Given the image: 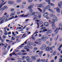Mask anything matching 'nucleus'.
<instances>
[{"label":"nucleus","mask_w":62,"mask_h":62,"mask_svg":"<svg viewBox=\"0 0 62 62\" xmlns=\"http://www.w3.org/2000/svg\"><path fill=\"white\" fill-rule=\"evenodd\" d=\"M41 39L43 41H45L46 40V35H45L44 36L41 37Z\"/></svg>","instance_id":"nucleus-1"},{"label":"nucleus","mask_w":62,"mask_h":62,"mask_svg":"<svg viewBox=\"0 0 62 62\" xmlns=\"http://www.w3.org/2000/svg\"><path fill=\"white\" fill-rule=\"evenodd\" d=\"M61 29V28L60 27H59V28H58V27L57 28L56 30L54 31L55 34H57V33L58 32V30H60Z\"/></svg>","instance_id":"nucleus-2"},{"label":"nucleus","mask_w":62,"mask_h":62,"mask_svg":"<svg viewBox=\"0 0 62 62\" xmlns=\"http://www.w3.org/2000/svg\"><path fill=\"white\" fill-rule=\"evenodd\" d=\"M36 5L37 6V7H38V8H43V5L41 4H36Z\"/></svg>","instance_id":"nucleus-3"},{"label":"nucleus","mask_w":62,"mask_h":62,"mask_svg":"<svg viewBox=\"0 0 62 62\" xmlns=\"http://www.w3.org/2000/svg\"><path fill=\"white\" fill-rule=\"evenodd\" d=\"M5 18H6V17L5 16H4L1 18L2 20L0 22V24H1V23H3L4 20L5 19Z\"/></svg>","instance_id":"nucleus-4"},{"label":"nucleus","mask_w":62,"mask_h":62,"mask_svg":"<svg viewBox=\"0 0 62 62\" xmlns=\"http://www.w3.org/2000/svg\"><path fill=\"white\" fill-rule=\"evenodd\" d=\"M46 46L45 45H42V47L40 48V49L42 50H43L45 49Z\"/></svg>","instance_id":"nucleus-5"},{"label":"nucleus","mask_w":62,"mask_h":62,"mask_svg":"<svg viewBox=\"0 0 62 62\" xmlns=\"http://www.w3.org/2000/svg\"><path fill=\"white\" fill-rule=\"evenodd\" d=\"M24 45V43H23L21 45V46H19L18 47H17L16 48L17 49V50H19V49H20V48H22V47H23V45Z\"/></svg>","instance_id":"nucleus-6"},{"label":"nucleus","mask_w":62,"mask_h":62,"mask_svg":"<svg viewBox=\"0 0 62 62\" xmlns=\"http://www.w3.org/2000/svg\"><path fill=\"white\" fill-rule=\"evenodd\" d=\"M52 20L53 22H57V18L56 17H54L53 18Z\"/></svg>","instance_id":"nucleus-7"},{"label":"nucleus","mask_w":62,"mask_h":62,"mask_svg":"<svg viewBox=\"0 0 62 62\" xmlns=\"http://www.w3.org/2000/svg\"><path fill=\"white\" fill-rule=\"evenodd\" d=\"M56 10L57 12L58 13H60V12H61V10H60V9L58 7L56 8Z\"/></svg>","instance_id":"nucleus-8"},{"label":"nucleus","mask_w":62,"mask_h":62,"mask_svg":"<svg viewBox=\"0 0 62 62\" xmlns=\"http://www.w3.org/2000/svg\"><path fill=\"white\" fill-rule=\"evenodd\" d=\"M48 13H45L43 15V17H47L48 15Z\"/></svg>","instance_id":"nucleus-9"},{"label":"nucleus","mask_w":62,"mask_h":62,"mask_svg":"<svg viewBox=\"0 0 62 62\" xmlns=\"http://www.w3.org/2000/svg\"><path fill=\"white\" fill-rule=\"evenodd\" d=\"M62 1H61L60 2H59L58 4V7H60L61 6H62Z\"/></svg>","instance_id":"nucleus-10"},{"label":"nucleus","mask_w":62,"mask_h":62,"mask_svg":"<svg viewBox=\"0 0 62 62\" xmlns=\"http://www.w3.org/2000/svg\"><path fill=\"white\" fill-rule=\"evenodd\" d=\"M44 25L45 26H49V23L47 22H45L44 23Z\"/></svg>","instance_id":"nucleus-11"},{"label":"nucleus","mask_w":62,"mask_h":62,"mask_svg":"<svg viewBox=\"0 0 62 62\" xmlns=\"http://www.w3.org/2000/svg\"><path fill=\"white\" fill-rule=\"evenodd\" d=\"M31 58L32 59H33V61H35V60L37 59L36 58V57L33 56H31Z\"/></svg>","instance_id":"nucleus-12"},{"label":"nucleus","mask_w":62,"mask_h":62,"mask_svg":"<svg viewBox=\"0 0 62 62\" xmlns=\"http://www.w3.org/2000/svg\"><path fill=\"white\" fill-rule=\"evenodd\" d=\"M7 6H5L4 7H3L2 9V11H3V10H5V9H7Z\"/></svg>","instance_id":"nucleus-13"},{"label":"nucleus","mask_w":62,"mask_h":62,"mask_svg":"<svg viewBox=\"0 0 62 62\" xmlns=\"http://www.w3.org/2000/svg\"><path fill=\"white\" fill-rule=\"evenodd\" d=\"M6 3V2H5L3 3H2V4H1L0 5V11L1 10V7H2L3 5H4V4H5Z\"/></svg>","instance_id":"nucleus-14"},{"label":"nucleus","mask_w":62,"mask_h":62,"mask_svg":"<svg viewBox=\"0 0 62 62\" xmlns=\"http://www.w3.org/2000/svg\"><path fill=\"white\" fill-rule=\"evenodd\" d=\"M18 17H17V16L16 15L15 17H14V16H12V17L10 18L9 20H11V19H13V18H17Z\"/></svg>","instance_id":"nucleus-15"},{"label":"nucleus","mask_w":62,"mask_h":62,"mask_svg":"<svg viewBox=\"0 0 62 62\" xmlns=\"http://www.w3.org/2000/svg\"><path fill=\"white\" fill-rule=\"evenodd\" d=\"M49 47H47L46 49V51H47V52H49V51H50V49H49Z\"/></svg>","instance_id":"nucleus-16"},{"label":"nucleus","mask_w":62,"mask_h":62,"mask_svg":"<svg viewBox=\"0 0 62 62\" xmlns=\"http://www.w3.org/2000/svg\"><path fill=\"white\" fill-rule=\"evenodd\" d=\"M35 21H36V23H37V24L38 25L37 28H39V23H38V22H39V20H35Z\"/></svg>","instance_id":"nucleus-17"},{"label":"nucleus","mask_w":62,"mask_h":62,"mask_svg":"<svg viewBox=\"0 0 62 62\" xmlns=\"http://www.w3.org/2000/svg\"><path fill=\"white\" fill-rule=\"evenodd\" d=\"M51 8V6L49 5H47L46 6V9H49Z\"/></svg>","instance_id":"nucleus-18"},{"label":"nucleus","mask_w":62,"mask_h":62,"mask_svg":"<svg viewBox=\"0 0 62 62\" xmlns=\"http://www.w3.org/2000/svg\"><path fill=\"white\" fill-rule=\"evenodd\" d=\"M30 16H31V15H34L35 14V12H33L32 13H30Z\"/></svg>","instance_id":"nucleus-19"},{"label":"nucleus","mask_w":62,"mask_h":62,"mask_svg":"<svg viewBox=\"0 0 62 62\" xmlns=\"http://www.w3.org/2000/svg\"><path fill=\"white\" fill-rule=\"evenodd\" d=\"M27 44L28 46H31V43L30 41L28 42Z\"/></svg>","instance_id":"nucleus-20"},{"label":"nucleus","mask_w":62,"mask_h":62,"mask_svg":"<svg viewBox=\"0 0 62 62\" xmlns=\"http://www.w3.org/2000/svg\"><path fill=\"white\" fill-rule=\"evenodd\" d=\"M62 44H61L58 50L59 51H61V49L60 48H61V47H62Z\"/></svg>","instance_id":"nucleus-21"},{"label":"nucleus","mask_w":62,"mask_h":62,"mask_svg":"<svg viewBox=\"0 0 62 62\" xmlns=\"http://www.w3.org/2000/svg\"><path fill=\"white\" fill-rule=\"evenodd\" d=\"M29 58H30V57L29 56H27L26 58V61H28L29 60Z\"/></svg>","instance_id":"nucleus-22"},{"label":"nucleus","mask_w":62,"mask_h":62,"mask_svg":"<svg viewBox=\"0 0 62 62\" xmlns=\"http://www.w3.org/2000/svg\"><path fill=\"white\" fill-rule=\"evenodd\" d=\"M43 52V51H42L39 52V54L40 56H41V54H42Z\"/></svg>","instance_id":"nucleus-23"},{"label":"nucleus","mask_w":62,"mask_h":62,"mask_svg":"<svg viewBox=\"0 0 62 62\" xmlns=\"http://www.w3.org/2000/svg\"><path fill=\"white\" fill-rule=\"evenodd\" d=\"M32 5H33L30 6L28 7V8H33V6H34V4H32Z\"/></svg>","instance_id":"nucleus-24"},{"label":"nucleus","mask_w":62,"mask_h":62,"mask_svg":"<svg viewBox=\"0 0 62 62\" xmlns=\"http://www.w3.org/2000/svg\"><path fill=\"white\" fill-rule=\"evenodd\" d=\"M28 60V61L27 62H32L33 61L32 59H29Z\"/></svg>","instance_id":"nucleus-25"},{"label":"nucleus","mask_w":62,"mask_h":62,"mask_svg":"<svg viewBox=\"0 0 62 62\" xmlns=\"http://www.w3.org/2000/svg\"><path fill=\"white\" fill-rule=\"evenodd\" d=\"M30 13H32L33 12V10L32 9H30Z\"/></svg>","instance_id":"nucleus-26"},{"label":"nucleus","mask_w":62,"mask_h":62,"mask_svg":"<svg viewBox=\"0 0 62 62\" xmlns=\"http://www.w3.org/2000/svg\"><path fill=\"white\" fill-rule=\"evenodd\" d=\"M45 28H46V27H42L41 28V30H44V29H45Z\"/></svg>","instance_id":"nucleus-27"},{"label":"nucleus","mask_w":62,"mask_h":62,"mask_svg":"<svg viewBox=\"0 0 62 62\" xmlns=\"http://www.w3.org/2000/svg\"><path fill=\"white\" fill-rule=\"evenodd\" d=\"M20 7L21 8H23V7H24V6L23 5H20Z\"/></svg>","instance_id":"nucleus-28"},{"label":"nucleus","mask_w":62,"mask_h":62,"mask_svg":"<svg viewBox=\"0 0 62 62\" xmlns=\"http://www.w3.org/2000/svg\"><path fill=\"white\" fill-rule=\"evenodd\" d=\"M15 14V12H14L13 13L11 14V16H13Z\"/></svg>","instance_id":"nucleus-29"},{"label":"nucleus","mask_w":62,"mask_h":62,"mask_svg":"<svg viewBox=\"0 0 62 62\" xmlns=\"http://www.w3.org/2000/svg\"><path fill=\"white\" fill-rule=\"evenodd\" d=\"M4 35L5 36H7L8 34V33L7 32H5L4 33Z\"/></svg>","instance_id":"nucleus-30"},{"label":"nucleus","mask_w":62,"mask_h":62,"mask_svg":"<svg viewBox=\"0 0 62 62\" xmlns=\"http://www.w3.org/2000/svg\"><path fill=\"white\" fill-rule=\"evenodd\" d=\"M34 42L35 43H36V44H38V45H39L40 44L39 43H40V42Z\"/></svg>","instance_id":"nucleus-31"},{"label":"nucleus","mask_w":62,"mask_h":62,"mask_svg":"<svg viewBox=\"0 0 62 62\" xmlns=\"http://www.w3.org/2000/svg\"><path fill=\"white\" fill-rule=\"evenodd\" d=\"M54 15L53 14H51L50 15V17H54Z\"/></svg>","instance_id":"nucleus-32"},{"label":"nucleus","mask_w":62,"mask_h":62,"mask_svg":"<svg viewBox=\"0 0 62 62\" xmlns=\"http://www.w3.org/2000/svg\"><path fill=\"white\" fill-rule=\"evenodd\" d=\"M14 10H15V9L14 8H12L11 9L10 11H14Z\"/></svg>","instance_id":"nucleus-33"},{"label":"nucleus","mask_w":62,"mask_h":62,"mask_svg":"<svg viewBox=\"0 0 62 62\" xmlns=\"http://www.w3.org/2000/svg\"><path fill=\"white\" fill-rule=\"evenodd\" d=\"M43 8L44 9V10H46L47 9L46 8V6H45L44 7L43 6Z\"/></svg>","instance_id":"nucleus-34"},{"label":"nucleus","mask_w":62,"mask_h":62,"mask_svg":"<svg viewBox=\"0 0 62 62\" xmlns=\"http://www.w3.org/2000/svg\"><path fill=\"white\" fill-rule=\"evenodd\" d=\"M45 1L46 2H50L51 1L50 0H45Z\"/></svg>","instance_id":"nucleus-35"},{"label":"nucleus","mask_w":62,"mask_h":62,"mask_svg":"<svg viewBox=\"0 0 62 62\" xmlns=\"http://www.w3.org/2000/svg\"><path fill=\"white\" fill-rule=\"evenodd\" d=\"M47 30H48L46 29L45 30H43V32H46V31H47Z\"/></svg>","instance_id":"nucleus-36"},{"label":"nucleus","mask_w":62,"mask_h":62,"mask_svg":"<svg viewBox=\"0 0 62 62\" xmlns=\"http://www.w3.org/2000/svg\"><path fill=\"white\" fill-rule=\"evenodd\" d=\"M38 41H39V42H40V41H41V40L40 39H38L37 40Z\"/></svg>","instance_id":"nucleus-37"},{"label":"nucleus","mask_w":62,"mask_h":62,"mask_svg":"<svg viewBox=\"0 0 62 62\" xmlns=\"http://www.w3.org/2000/svg\"><path fill=\"white\" fill-rule=\"evenodd\" d=\"M21 52H22V53H25V52H26V51L25 50H23L21 51Z\"/></svg>","instance_id":"nucleus-38"},{"label":"nucleus","mask_w":62,"mask_h":62,"mask_svg":"<svg viewBox=\"0 0 62 62\" xmlns=\"http://www.w3.org/2000/svg\"><path fill=\"white\" fill-rule=\"evenodd\" d=\"M11 39H11V40H15V38L14 39V37H12Z\"/></svg>","instance_id":"nucleus-39"},{"label":"nucleus","mask_w":62,"mask_h":62,"mask_svg":"<svg viewBox=\"0 0 62 62\" xmlns=\"http://www.w3.org/2000/svg\"><path fill=\"white\" fill-rule=\"evenodd\" d=\"M24 49H28V46H26L24 47Z\"/></svg>","instance_id":"nucleus-40"},{"label":"nucleus","mask_w":62,"mask_h":62,"mask_svg":"<svg viewBox=\"0 0 62 62\" xmlns=\"http://www.w3.org/2000/svg\"><path fill=\"white\" fill-rule=\"evenodd\" d=\"M48 32L50 33H52V30H48Z\"/></svg>","instance_id":"nucleus-41"},{"label":"nucleus","mask_w":62,"mask_h":62,"mask_svg":"<svg viewBox=\"0 0 62 62\" xmlns=\"http://www.w3.org/2000/svg\"><path fill=\"white\" fill-rule=\"evenodd\" d=\"M2 38L3 39H6V36H5V35H4L2 36Z\"/></svg>","instance_id":"nucleus-42"},{"label":"nucleus","mask_w":62,"mask_h":62,"mask_svg":"<svg viewBox=\"0 0 62 62\" xmlns=\"http://www.w3.org/2000/svg\"><path fill=\"white\" fill-rule=\"evenodd\" d=\"M37 31H38V30L36 31H35V32L34 33V34H37V33H38V32H37Z\"/></svg>","instance_id":"nucleus-43"},{"label":"nucleus","mask_w":62,"mask_h":62,"mask_svg":"<svg viewBox=\"0 0 62 62\" xmlns=\"http://www.w3.org/2000/svg\"><path fill=\"white\" fill-rule=\"evenodd\" d=\"M48 22L49 23H50L51 24L52 22V21L51 20H50L48 21Z\"/></svg>","instance_id":"nucleus-44"},{"label":"nucleus","mask_w":62,"mask_h":62,"mask_svg":"<svg viewBox=\"0 0 62 62\" xmlns=\"http://www.w3.org/2000/svg\"><path fill=\"white\" fill-rule=\"evenodd\" d=\"M24 15L23 14L22 15H21L20 16L21 17H24Z\"/></svg>","instance_id":"nucleus-45"},{"label":"nucleus","mask_w":62,"mask_h":62,"mask_svg":"<svg viewBox=\"0 0 62 62\" xmlns=\"http://www.w3.org/2000/svg\"><path fill=\"white\" fill-rule=\"evenodd\" d=\"M59 62H62V59L61 58L59 59Z\"/></svg>","instance_id":"nucleus-46"},{"label":"nucleus","mask_w":62,"mask_h":62,"mask_svg":"<svg viewBox=\"0 0 62 62\" xmlns=\"http://www.w3.org/2000/svg\"><path fill=\"white\" fill-rule=\"evenodd\" d=\"M5 0H1L0 1V2H2V3H4Z\"/></svg>","instance_id":"nucleus-47"},{"label":"nucleus","mask_w":62,"mask_h":62,"mask_svg":"<svg viewBox=\"0 0 62 62\" xmlns=\"http://www.w3.org/2000/svg\"><path fill=\"white\" fill-rule=\"evenodd\" d=\"M11 1H9L8 2V4H11Z\"/></svg>","instance_id":"nucleus-48"},{"label":"nucleus","mask_w":62,"mask_h":62,"mask_svg":"<svg viewBox=\"0 0 62 62\" xmlns=\"http://www.w3.org/2000/svg\"><path fill=\"white\" fill-rule=\"evenodd\" d=\"M32 1H33V0H28V2H29V3L32 2Z\"/></svg>","instance_id":"nucleus-49"},{"label":"nucleus","mask_w":62,"mask_h":62,"mask_svg":"<svg viewBox=\"0 0 62 62\" xmlns=\"http://www.w3.org/2000/svg\"><path fill=\"white\" fill-rule=\"evenodd\" d=\"M12 55H16V54L15 53L13 52V53H12Z\"/></svg>","instance_id":"nucleus-50"},{"label":"nucleus","mask_w":62,"mask_h":62,"mask_svg":"<svg viewBox=\"0 0 62 62\" xmlns=\"http://www.w3.org/2000/svg\"><path fill=\"white\" fill-rule=\"evenodd\" d=\"M40 59H38L37 60V62H39V61H40Z\"/></svg>","instance_id":"nucleus-51"},{"label":"nucleus","mask_w":62,"mask_h":62,"mask_svg":"<svg viewBox=\"0 0 62 62\" xmlns=\"http://www.w3.org/2000/svg\"><path fill=\"white\" fill-rule=\"evenodd\" d=\"M39 18H40L41 17V14H39Z\"/></svg>","instance_id":"nucleus-52"},{"label":"nucleus","mask_w":62,"mask_h":62,"mask_svg":"<svg viewBox=\"0 0 62 62\" xmlns=\"http://www.w3.org/2000/svg\"><path fill=\"white\" fill-rule=\"evenodd\" d=\"M38 9L39 10V11H41H41H42V10L41 9H40V8H38Z\"/></svg>","instance_id":"nucleus-53"},{"label":"nucleus","mask_w":62,"mask_h":62,"mask_svg":"<svg viewBox=\"0 0 62 62\" xmlns=\"http://www.w3.org/2000/svg\"><path fill=\"white\" fill-rule=\"evenodd\" d=\"M50 5L51 6H54V4L53 3H51L50 4Z\"/></svg>","instance_id":"nucleus-54"},{"label":"nucleus","mask_w":62,"mask_h":62,"mask_svg":"<svg viewBox=\"0 0 62 62\" xmlns=\"http://www.w3.org/2000/svg\"><path fill=\"white\" fill-rule=\"evenodd\" d=\"M48 10H49V11H51V12H53V10H52V9H48Z\"/></svg>","instance_id":"nucleus-55"},{"label":"nucleus","mask_w":62,"mask_h":62,"mask_svg":"<svg viewBox=\"0 0 62 62\" xmlns=\"http://www.w3.org/2000/svg\"><path fill=\"white\" fill-rule=\"evenodd\" d=\"M29 15V14H28L27 15H24V17H26L28 16V15Z\"/></svg>","instance_id":"nucleus-56"},{"label":"nucleus","mask_w":62,"mask_h":62,"mask_svg":"<svg viewBox=\"0 0 62 62\" xmlns=\"http://www.w3.org/2000/svg\"><path fill=\"white\" fill-rule=\"evenodd\" d=\"M45 61V59H44L43 60L41 59V61H42V62H44Z\"/></svg>","instance_id":"nucleus-57"},{"label":"nucleus","mask_w":62,"mask_h":62,"mask_svg":"<svg viewBox=\"0 0 62 62\" xmlns=\"http://www.w3.org/2000/svg\"><path fill=\"white\" fill-rule=\"evenodd\" d=\"M16 2L17 3H20V2H21V1L19 0H17L16 1Z\"/></svg>","instance_id":"nucleus-58"},{"label":"nucleus","mask_w":62,"mask_h":62,"mask_svg":"<svg viewBox=\"0 0 62 62\" xmlns=\"http://www.w3.org/2000/svg\"><path fill=\"white\" fill-rule=\"evenodd\" d=\"M23 4V5H25V4H26V2H23L22 3Z\"/></svg>","instance_id":"nucleus-59"},{"label":"nucleus","mask_w":62,"mask_h":62,"mask_svg":"<svg viewBox=\"0 0 62 62\" xmlns=\"http://www.w3.org/2000/svg\"><path fill=\"white\" fill-rule=\"evenodd\" d=\"M11 32H8V35H10L11 34Z\"/></svg>","instance_id":"nucleus-60"},{"label":"nucleus","mask_w":62,"mask_h":62,"mask_svg":"<svg viewBox=\"0 0 62 62\" xmlns=\"http://www.w3.org/2000/svg\"><path fill=\"white\" fill-rule=\"evenodd\" d=\"M22 53V52H19L18 53V55H20V54H21V53Z\"/></svg>","instance_id":"nucleus-61"},{"label":"nucleus","mask_w":62,"mask_h":62,"mask_svg":"<svg viewBox=\"0 0 62 62\" xmlns=\"http://www.w3.org/2000/svg\"><path fill=\"white\" fill-rule=\"evenodd\" d=\"M32 38L33 40H35V38H34V37L33 36H32Z\"/></svg>","instance_id":"nucleus-62"},{"label":"nucleus","mask_w":62,"mask_h":62,"mask_svg":"<svg viewBox=\"0 0 62 62\" xmlns=\"http://www.w3.org/2000/svg\"><path fill=\"white\" fill-rule=\"evenodd\" d=\"M51 24H52L53 25V24H54V22H52L51 23Z\"/></svg>","instance_id":"nucleus-63"},{"label":"nucleus","mask_w":62,"mask_h":62,"mask_svg":"<svg viewBox=\"0 0 62 62\" xmlns=\"http://www.w3.org/2000/svg\"><path fill=\"white\" fill-rule=\"evenodd\" d=\"M14 3H15L13 1H11V4H14Z\"/></svg>","instance_id":"nucleus-64"}]
</instances>
